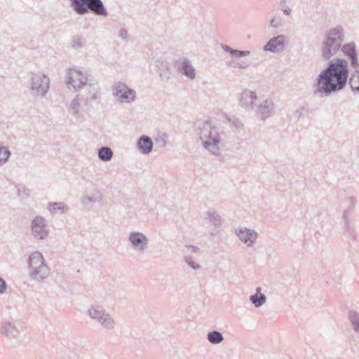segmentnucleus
<instances>
[{"instance_id":"obj_28","label":"nucleus","mask_w":359,"mask_h":359,"mask_svg":"<svg viewBox=\"0 0 359 359\" xmlns=\"http://www.w3.org/2000/svg\"><path fill=\"white\" fill-rule=\"evenodd\" d=\"M96 201H97V198L95 197H91V196L84 198L82 200V203L85 205H88L90 203L96 202Z\"/></svg>"},{"instance_id":"obj_33","label":"nucleus","mask_w":359,"mask_h":359,"mask_svg":"<svg viewBox=\"0 0 359 359\" xmlns=\"http://www.w3.org/2000/svg\"><path fill=\"white\" fill-rule=\"evenodd\" d=\"M96 97H95V95H93L91 97H90V100H95Z\"/></svg>"},{"instance_id":"obj_10","label":"nucleus","mask_w":359,"mask_h":359,"mask_svg":"<svg viewBox=\"0 0 359 359\" xmlns=\"http://www.w3.org/2000/svg\"><path fill=\"white\" fill-rule=\"evenodd\" d=\"M113 95L121 102H129L134 100L133 90L123 83H118L113 88Z\"/></svg>"},{"instance_id":"obj_6","label":"nucleus","mask_w":359,"mask_h":359,"mask_svg":"<svg viewBox=\"0 0 359 359\" xmlns=\"http://www.w3.org/2000/svg\"><path fill=\"white\" fill-rule=\"evenodd\" d=\"M201 139L204 147L212 150L219 143L218 134L210 122H205L201 129Z\"/></svg>"},{"instance_id":"obj_31","label":"nucleus","mask_w":359,"mask_h":359,"mask_svg":"<svg viewBox=\"0 0 359 359\" xmlns=\"http://www.w3.org/2000/svg\"><path fill=\"white\" fill-rule=\"evenodd\" d=\"M231 53L238 55L239 56L246 55L249 53L248 51L231 50Z\"/></svg>"},{"instance_id":"obj_27","label":"nucleus","mask_w":359,"mask_h":359,"mask_svg":"<svg viewBox=\"0 0 359 359\" xmlns=\"http://www.w3.org/2000/svg\"><path fill=\"white\" fill-rule=\"evenodd\" d=\"M350 317L355 330H359V315H358L355 312H353L351 313Z\"/></svg>"},{"instance_id":"obj_5","label":"nucleus","mask_w":359,"mask_h":359,"mask_svg":"<svg viewBox=\"0 0 359 359\" xmlns=\"http://www.w3.org/2000/svg\"><path fill=\"white\" fill-rule=\"evenodd\" d=\"M342 41L341 29L335 28L330 31L323 49L324 57L329 58L339 48Z\"/></svg>"},{"instance_id":"obj_17","label":"nucleus","mask_w":359,"mask_h":359,"mask_svg":"<svg viewBox=\"0 0 359 359\" xmlns=\"http://www.w3.org/2000/svg\"><path fill=\"white\" fill-rule=\"evenodd\" d=\"M48 210L50 212L53 213L56 210H60L62 212H65L67 210V208L61 202H54L48 203Z\"/></svg>"},{"instance_id":"obj_22","label":"nucleus","mask_w":359,"mask_h":359,"mask_svg":"<svg viewBox=\"0 0 359 359\" xmlns=\"http://www.w3.org/2000/svg\"><path fill=\"white\" fill-rule=\"evenodd\" d=\"M208 339L211 343L217 344L220 342L223 337L219 332L214 331L208 334Z\"/></svg>"},{"instance_id":"obj_14","label":"nucleus","mask_w":359,"mask_h":359,"mask_svg":"<svg viewBox=\"0 0 359 359\" xmlns=\"http://www.w3.org/2000/svg\"><path fill=\"white\" fill-rule=\"evenodd\" d=\"M238 236L243 242L248 245H251L256 238V233L247 229L240 230Z\"/></svg>"},{"instance_id":"obj_32","label":"nucleus","mask_w":359,"mask_h":359,"mask_svg":"<svg viewBox=\"0 0 359 359\" xmlns=\"http://www.w3.org/2000/svg\"><path fill=\"white\" fill-rule=\"evenodd\" d=\"M129 240H130V243H132L133 247L135 248V231L134 232H131L130 233Z\"/></svg>"},{"instance_id":"obj_23","label":"nucleus","mask_w":359,"mask_h":359,"mask_svg":"<svg viewBox=\"0 0 359 359\" xmlns=\"http://www.w3.org/2000/svg\"><path fill=\"white\" fill-rule=\"evenodd\" d=\"M79 95H77L75 98L72 100L70 107L69 108V111L74 115H76L79 113Z\"/></svg>"},{"instance_id":"obj_21","label":"nucleus","mask_w":359,"mask_h":359,"mask_svg":"<svg viewBox=\"0 0 359 359\" xmlns=\"http://www.w3.org/2000/svg\"><path fill=\"white\" fill-rule=\"evenodd\" d=\"M18 190V195L22 199H27L29 196V189L26 188L22 184H18L16 186Z\"/></svg>"},{"instance_id":"obj_19","label":"nucleus","mask_w":359,"mask_h":359,"mask_svg":"<svg viewBox=\"0 0 359 359\" xmlns=\"http://www.w3.org/2000/svg\"><path fill=\"white\" fill-rule=\"evenodd\" d=\"M349 84L353 90H359V71H355L352 74Z\"/></svg>"},{"instance_id":"obj_1","label":"nucleus","mask_w":359,"mask_h":359,"mask_svg":"<svg viewBox=\"0 0 359 359\" xmlns=\"http://www.w3.org/2000/svg\"><path fill=\"white\" fill-rule=\"evenodd\" d=\"M348 75L346 62L337 60L320 74L318 86L325 93L340 90L346 86Z\"/></svg>"},{"instance_id":"obj_16","label":"nucleus","mask_w":359,"mask_h":359,"mask_svg":"<svg viewBox=\"0 0 359 359\" xmlns=\"http://www.w3.org/2000/svg\"><path fill=\"white\" fill-rule=\"evenodd\" d=\"M113 157V151L109 147H102L98 150V158L102 161H109Z\"/></svg>"},{"instance_id":"obj_7","label":"nucleus","mask_w":359,"mask_h":359,"mask_svg":"<svg viewBox=\"0 0 359 359\" xmlns=\"http://www.w3.org/2000/svg\"><path fill=\"white\" fill-rule=\"evenodd\" d=\"M88 314L91 318L99 322L102 327L111 330L114 327V320L109 314L98 306H92L88 309Z\"/></svg>"},{"instance_id":"obj_9","label":"nucleus","mask_w":359,"mask_h":359,"mask_svg":"<svg viewBox=\"0 0 359 359\" xmlns=\"http://www.w3.org/2000/svg\"><path fill=\"white\" fill-rule=\"evenodd\" d=\"M47 227L46 221L43 217L36 216L32 221L31 229L36 238L44 239L47 237L48 234Z\"/></svg>"},{"instance_id":"obj_15","label":"nucleus","mask_w":359,"mask_h":359,"mask_svg":"<svg viewBox=\"0 0 359 359\" xmlns=\"http://www.w3.org/2000/svg\"><path fill=\"white\" fill-rule=\"evenodd\" d=\"M139 149L144 154L149 153L153 147V142L149 137H142L138 141Z\"/></svg>"},{"instance_id":"obj_11","label":"nucleus","mask_w":359,"mask_h":359,"mask_svg":"<svg viewBox=\"0 0 359 359\" xmlns=\"http://www.w3.org/2000/svg\"><path fill=\"white\" fill-rule=\"evenodd\" d=\"M1 333L8 338H15L19 334V331L13 323L5 322L1 326Z\"/></svg>"},{"instance_id":"obj_2","label":"nucleus","mask_w":359,"mask_h":359,"mask_svg":"<svg viewBox=\"0 0 359 359\" xmlns=\"http://www.w3.org/2000/svg\"><path fill=\"white\" fill-rule=\"evenodd\" d=\"M29 276L32 280L41 282L50 274V269L45 263L43 255L39 251L32 252L27 260Z\"/></svg>"},{"instance_id":"obj_24","label":"nucleus","mask_w":359,"mask_h":359,"mask_svg":"<svg viewBox=\"0 0 359 359\" xmlns=\"http://www.w3.org/2000/svg\"><path fill=\"white\" fill-rule=\"evenodd\" d=\"M147 238L140 233H136V248L143 249L147 244Z\"/></svg>"},{"instance_id":"obj_3","label":"nucleus","mask_w":359,"mask_h":359,"mask_svg":"<svg viewBox=\"0 0 359 359\" xmlns=\"http://www.w3.org/2000/svg\"><path fill=\"white\" fill-rule=\"evenodd\" d=\"M71 7L78 15H85L90 12L97 15L106 17L107 11L101 0H69Z\"/></svg>"},{"instance_id":"obj_4","label":"nucleus","mask_w":359,"mask_h":359,"mask_svg":"<svg viewBox=\"0 0 359 359\" xmlns=\"http://www.w3.org/2000/svg\"><path fill=\"white\" fill-rule=\"evenodd\" d=\"M30 90L35 97H44L50 87V79L41 73H31L29 79Z\"/></svg>"},{"instance_id":"obj_26","label":"nucleus","mask_w":359,"mask_h":359,"mask_svg":"<svg viewBox=\"0 0 359 359\" xmlns=\"http://www.w3.org/2000/svg\"><path fill=\"white\" fill-rule=\"evenodd\" d=\"M83 46L81 37L76 35L74 36L72 39V48L77 49L81 48Z\"/></svg>"},{"instance_id":"obj_8","label":"nucleus","mask_w":359,"mask_h":359,"mask_svg":"<svg viewBox=\"0 0 359 359\" xmlns=\"http://www.w3.org/2000/svg\"><path fill=\"white\" fill-rule=\"evenodd\" d=\"M66 83L67 88H70L71 86L75 91H78L87 85V78L83 76L82 72L74 68L69 69L67 75Z\"/></svg>"},{"instance_id":"obj_29","label":"nucleus","mask_w":359,"mask_h":359,"mask_svg":"<svg viewBox=\"0 0 359 359\" xmlns=\"http://www.w3.org/2000/svg\"><path fill=\"white\" fill-rule=\"evenodd\" d=\"M7 284L6 281L0 277V294L4 293L6 290Z\"/></svg>"},{"instance_id":"obj_20","label":"nucleus","mask_w":359,"mask_h":359,"mask_svg":"<svg viewBox=\"0 0 359 359\" xmlns=\"http://www.w3.org/2000/svg\"><path fill=\"white\" fill-rule=\"evenodd\" d=\"M11 156V151L7 147H0V165L6 163L9 156Z\"/></svg>"},{"instance_id":"obj_18","label":"nucleus","mask_w":359,"mask_h":359,"mask_svg":"<svg viewBox=\"0 0 359 359\" xmlns=\"http://www.w3.org/2000/svg\"><path fill=\"white\" fill-rule=\"evenodd\" d=\"M252 303L256 306H261L265 302V297L260 293V289L257 290V293L250 298Z\"/></svg>"},{"instance_id":"obj_30","label":"nucleus","mask_w":359,"mask_h":359,"mask_svg":"<svg viewBox=\"0 0 359 359\" xmlns=\"http://www.w3.org/2000/svg\"><path fill=\"white\" fill-rule=\"evenodd\" d=\"M127 30L124 28H121L119 31L118 37L122 39H126L127 38Z\"/></svg>"},{"instance_id":"obj_25","label":"nucleus","mask_w":359,"mask_h":359,"mask_svg":"<svg viewBox=\"0 0 359 359\" xmlns=\"http://www.w3.org/2000/svg\"><path fill=\"white\" fill-rule=\"evenodd\" d=\"M183 69L184 74L189 78L193 79L194 77L195 73L194 69L187 63H184Z\"/></svg>"},{"instance_id":"obj_12","label":"nucleus","mask_w":359,"mask_h":359,"mask_svg":"<svg viewBox=\"0 0 359 359\" xmlns=\"http://www.w3.org/2000/svg\"><path fill=\"white\" fill-rule=\"evenodd\" d=\"M283 43L284 37L283 36H278L271 39L265 46L264 49L272 52L279 51L283 49Z\"/></svg>"},{"instance_id":"obj_13","label":"nucleus","mask_w":359,"mask_h":359,"mask_svg":"<svg viewBox=\"0 0 359 359\" xmlns=\"http://www.w3.org/2000/svg\"><path fill=\"white\" fill-rule=\"evenodd\" d=\"M344 53L351 60L353 67H357L358 65L357 54L354 44L348 43L342 47Z\"/></svg>"}]
</instances>
